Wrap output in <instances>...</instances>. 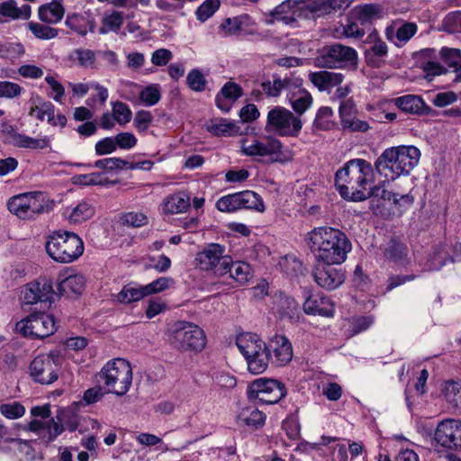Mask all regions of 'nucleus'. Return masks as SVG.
Listing matches in <instances>:
<instances>
[{
  "label": "nucleus",
  "instance_id": "1",
  "mask_svg": "<svg viewBox=\"0 0 461 461\" xmlns=\"http://www.w3.org/2000/svg\"><path fill=\"white\" fill-rule=\"evenodd\" d=\"M306 240L315 261L342 264L352 249L348 236L332 227L314 228L308 232Z\"/></svg>",
  "mask_w": 461,
  "mask_h": 461
},
{
  "label": "nucleus",
  "instance_id": "2",
  "mask_svg": "<svg viewBox=\"0 0 461 461\" xmlns=\"http://www.w3.org/2000/svg\"><path fill=\"white\" fill-rule=\"evenodd\" d=\"M373 182L374 167L363 158L348 161L335 175V185L340 195L354 202L368 198V186Z\"/></svg>",
  "mask_w": 461,
  "mask_h": 461
},
{
  "label": "nucleus",
  "instance_id": "3",
  "mask_svg": "<svg viewBox=\"0 0 461 461\" xmlns=\"http://www.w3.org/2000/svg\"><path fill=\"white\" fill-rule=\"evenodd\" d=\"M420 151L415 146L385 149L375 162V171L387 179L408 175L418 165Z\"/></svg>",
  "mask_w": 461,
  "mask_h": 461
},
{
  "label": "nucleus",
  "instance_id": "4",
  "mask_svg": "<svg viewBox=\"0 0 461 461\" xmlns=\"http://www.w3.org/2000/svg\"><path fill=\"white\" fill-rule=\"evenodd\" d=\"M96 377L98 382L103 384L106 393L123 396L132 384V367L124 358H113L102 367Z\"/></svg>",
  "mask_w": 461,
  "mask_h": 461
},
{
  "label": "nucleus",
  "instance_id": "5",
  "mask_svg": "<svg viewBox=\"0 0 461 461\" xmlns=\"http://www.w3.org/2000/svg\"><path fill=\"white\" fill-rule=\"evenodd\" d=\"M168 343L176 350L200 352L206 345V336L198 325L177 321L167 332Z\"/></svg>",
  "mask_w": 461,
  "mask_h": 461
},
{
  "label": "nucleus",
  "instance_id": "6",
  "mask_svg": "<svg viewBox=\"0 0 461 461\" xmlns=\"http://www.w3.org/2000/svg\"><path fill=\"white\" fill-rule=\"evenodd\" d=\"M241 151L248 157H269L272 163L292 160V153L284 150L282 142L274 137L253 138L240 140Z\"/></svg>",
  "mask_w": 461,
  "mask_h": 461
},
{
  "label": "nucleus",
  "instance_id": "7",
  "mask_svg": "<svg viewBox=\"0 0 461 461\" xmlns=\"http://www.w3.org/2000/svg\"><path fill=\"white\" fill-rule=\"evenodd\" d=\"M302 127L299 116L285 107L276 106L267 113L265 130L280 137H297Z\"/></svg>",
  "mask_w": 461,
  "mask_h": 461
},
{
  "label": "nucleus",
  "instance_id": "8",
  "mask_svg": "<svg viewBox=\"0 0 461 461\" xmlns=\"http://www.w3.org/2000/svg\"><path fill=\"white\" fill-rule=\"evenodd\" d=\"M9 211L20 219H34L48 209L46 195L41 192L23 193L13 196L7 203Z\"/></svg>",
  "mask_w": 461,
  "mask_h": 461
},
{
  "label": "nucleus",
  "instance_id": "9",
  "mask_svg": "<svg viewBox=\"0 0 461 461\" xmlns=\"http://www.w3.org/2000/svg\"><path fill=\"white\" fill-rule=\"evenodd\" d=\"M287 393L286 386L276 379L258 378L252 381L247 388V397L265 404H275Z\"/></svg>",
  "mask_w": 461,
  "mask_h": 461
},
{
  "label": "nucleus",
  "instance_id": "10",
  "mask_svg": "<svg viewBox=\"0 0 461 461\" xmlns=\"http://www.w3.org/2000/svg\"><path fill=\"white\" fill-rule=\"evenodd\" d=\"M194 261L202 270L213 271L218 276H224L228 273L231 257L227 254L225 246L209 243L196 254Z\"/></svg>",
  "mask_w": 461,
  "mask_h": 461
},
{
  "label": "nucleus",
  "instance_id": "11",
  "mask_svg": "<svg viewBox=\"0 0 461 461\" xmlns=\"http://www.w3.org/2000/svg\"><path fill=\"white\" fill-rule=\"evenodd\" d=\"M357 60V52L355 49L335 43L324 47L314 62L318 68H340L348 64H356Z\"/></svg>",
  "mask_w": 461,
  "mask_h": 461
},
{
  "label": "nucleus",
  "instance_id": "12",
  "mask_svg": "<svg viewBox=\"0 0 461 461\" xmlns=\"http://www.w3.org/2000/svg\"><path fill=\"white\" fill-rule=\"evenodd\" d=\"M32 420L28 423V430L46 441H53L58 435V423L52 418L50 405L34 406L30 411Z\"/></svg>",
  "mask_w": 461,
  "mask_h": 461
},
{
  "label": "nucleus",
  "instance_id": "13",
  "mask_svg": "<svg viewBox=\"0 0 461 461\" xmlns=\"http://www.w3.org/2000/svg\"><path fill=\"white\" fill-rule=\"evenodd\" d=\"M16 330L25 337L43 339L56 330L53 315L33 313L16 323Z\"/></svg>",
  "mask_w": 461,
  "mask_h": 461
},
{
  "label": "nucleus",
  "instance_id": "14",
  "mask_svg": "<svg viewBox=\"0 0 461 461\" xmlns=\"http://www.w3.org/2000/svg\"><path fill=\"white\" fill-rule=\"evenodd\" d=\"M57 357L56 350H50L47 355L36 357L30 366V374L33 380L42 384H50L57 378Z\"/></svg>",
  "mask_w": 461,
  "mask_h": 461
},
{
  "label": "nucleus",
  "instance_id": "15",
  "mask_svg": "<svg viewBox=\"0 0 461 461\" xmlns=\"http://www.w3.org/2000/svg\"><path fill=\"white\" fill-rule=\"evenodd\" d=\"M336 263L315 261L312 267V277L315 283L323 289L331 291L339 288L345 282V272L334 267Z\"/></svg>",
  "mask_w": 461,
  "mask_h": 461
},
{
  "label": "nucleus",
  "instance_id": "16",
  "mask_svg": "<svg viewBox=\"0 0 461 461\" xmlns=\"http://www.w3.org/2000/svg\"><path fill=\"white\" fill-rule=\"evenodd\" d=\"M54 290L52 282L41 277L27 284L22 291L23 304L32 305L38 303L47 304L48 307L54 302Z\"/></svg>",
  "mask_w": 461,
  "mask_h": 461
},
{
  "label": "nucleus",
  "instance_id": "17",
  "mask_svg": "<svg viewBox=\"0 0 461 461\" xmlns=\"http://www.w3.org/2000/svg\"><path fill=\"white\" fill-rule=\"evenodd\" d=\"M433 439L438 445L449 449L461 448V420L446 419L438 423Z\"/></svg>",
  "mask_w": 461,
  "mask_h": 461
},
{
  "label": "nucleus",
  "instance_id": "18",
  "mask_svg": "<svg viewBox=\"0 0 461 461\" xmlns=\"http://www.w3.org/2000/svg\"><path fill=\"white\" fill-rule=\"evenodd\" d=\"M266 345V350L273 365L282 366L287 365L292 360V344L285 336L276 334Z\"/></svg>",
  "mask_w": 461,
  "mask_h": 461
},
{
  "label": "nucleus",
  "instance_id": "19",
  "mask_svg": "<svg viewBox=\"0 0 461 461\" xmlns=\"http://www.w3.org/2000/svg\"><path fill=\"white\" fill-rule=\"evenodd\" d=\"M62 243L59 244V263H70L77 259L84 252L82 239L72 231L59 233Z\"/></svg>",
  "mask_w": 461,
  "mask_h": 461
},
{
  "label": "nucleus",
  "instance_id": "20",
  "mask_svg": "<svg viewBox=\"0 0 461 461\" xmlns=\"http://www.w3.org/2000/svg\"><path fill=\"white\" fill-rule=\"evenodd\" d=\"M95 213V206L86 200H81L66 206L62 212V217L70 224H80L90 220Z\"/></svg>",
  "mask_w": 461,
  "mask_h": 461
},
{
  "label": "nucleus",
  "instance_id": "21",
  "mask_svg": "<svg viewBox=\"0 0 461 461\" xmlns=\"http://www.w3.org/2000/svg\"><path fill=\"white\" fill-rule=\"evenodd\" d=\"M368 198L374 197L378 198L385 203H389L394 205H399V208H402L406 205H411L413 203L412 195L407 194H399L389 190H386L384 185H377L373 187H369L367 191Z\"/></svg>",
  "mask_w": 461,
  "mask_h": 461
},
{
  "label": "nucleus",
  "instance_id": "22",
  "mask_svg": "<svg viewBox=\"0 0 461 461\" xmlns=\"http://www.w3.org/2000/svg\"><path fill=\"white\" fill-rule=\"evenodd\" d=\"M309 79L319 91L330 92L343 82L344 75L339 72L321 70L310 73Z\"/></svg>",
  "mask_w": 461,
  "mask_h": 461
},
{
  "label": "nucleus",
  "instance_id": "23",
  "mask_svg": "<svg viewBox=\"0 0 461 461\" xmlns=\"http://www.w3.org/2000/svg\"><path fill=\"white\" fill-rule=\"evenodd\" d=\"M306 314L331 317L334 314V305L331 301L323 295H311L303 303Z\"/></svg>",
  "mask_w": 461,
  "mask_h": 461
},
{
  "label": "nucleus",
  "instance_id": "24",
  "mask_svg": "<svg viewBox=\"0 0 461 461\" xmlns=\"http://www.w3.org/2000/svg\"><path fill=\"white\" fill-rule=\"evenodd\" d=\"M236 345L245 359L253 357L258 352L266 350V343L257 334L244 333L237 337Z\"/></svg>",
  "mask_w": 461,
  "mask_h": 461
},
{
  "label": "nucleus",
  "instance_id": "25",
  "mask_svg": "<svg viewBox=\"0 0 461 461\" xmlns=\"http://www.w3.org/2000/svg\"><path fill=\"white\" fill-rule=\"evenodd\" d=\"M351 19L357 20L364 28L370 27L374 22L382 17V11L377 5H360L351 11Z\"/></svg>",
  "mask_w": 461,
  "mask_h": 461
},
{
  "label": "nucleus",
  "instance_id": "26",
  "mask_svg": "<svg viewBox=\"0 0 461 461\" xmlns=\"http://www.w3.org/2000/svg\"><path fill=\"white\" fill-rule=\"evenodd\" d=\"M86 280L83 276L69 275L59 280V297L74 299L80 296L85 289Z\"/></svg>",
  "mask_w": 461,
  "mask_h": 461
},
{
  "label": "nucleus",
  "instance_id": "27",
  "mask_svg": "<svg viewBox=\"0 0 461 461\" xmlns=\"http://www.w3.org/2000/svg\"><path fill=\"white\" fill-rule=\"evenodd\" d=\"M394 104L402 112L414 114L429 113L430 108L419 95H406L393 100Z\"/></svg>",
  "mask_w": 461,
  "mask_h": 461
},
{
  "label": "nucleus",
  "instance_id": "28",
  "mask_svg": "<svg viewBox=\"0 0 461 461\" xmlns=\"http://www.w3.org/2000/svg\"><path fill=\"white\" fill-rule=\"evenodd\" d=\"M31 16V6L23 5L17 6L14 0H8L0 4V23L11 21L24 19L27 20Z\"/></svg>",
  "mask_w": 461,
  "mask_h": 461
},
{
  "label": "nucleus",
  "instance_id": "29",
  "mask_svg": "<svg viewBox=\"0 0 461 461\" xmlns=\"http://www.w3.org/2000/svg\"><path fill=\"white\" fill-rule=\"evenodd\" d=\"M242 88L236 83L227 82L221 87V92L215 97V103L218 108L223 112H229L231 104L230 101L234 102L242 96Z\"/></svg>",
  "mask_w": 461,
  "mask_h": 461
},
{
  "label": "nucleus",
  "instance_id": "30",
  "mask_svg": "<svg viewBox=\"0 0 461 461\" xmlns=\"http://www.w3.org/2000/svg\"><path fill=\"white\" fill-rule=\"evenodd\" d=\"M190 195L185 192H177L167 196L163 202V212L176 214L186 212L190 207Z\"/></svg>",
  "mask_w": 461,
  "mask_h": 461
},
{
  "label": "nucleus",
  "instance_id": "31",
  "mask_svg": "<svg viewBox=\"0 0 461 461\" xmlns=\"http://www.w3.org/2000/svg\"><path fill=\"white\" fill-rule=\"evenodd\" d=\"M297 12L296 0H285L271 11L270 14L274 21L282 22L285 24H292L296 21Z\"/></svg>",
  "mask_w": 461,
  "mask_h": 461
},
{
  "label": "nucleus",
  "instance_id": "32",
  "mask_svg": "<svg viewBox=\"0 0 461 461\" xmlns=\"http://www.w3.org/2000/svg\"><path fill=\"white\" fill-rule=\"evenodd\" d=\"M145 285H140L136 283H129L122 288L116 294V300L123 304H130L139 302L147 297Z\"/></svg>",
  "mask_w": 461,
  "mask_h": 461
},
{
  "label": "nucleus",
  "instance_id": "33",
  "mask_svg": "<svg viewBox=\"0 0 461 461\" xmlns=\"http://www.w3.org/2000/svg\"><path fill=\"white\" fill-rule=\"evenodd\" d=\"M277 312L282 318H287L291 321L298 318V303L295 300L285 294L279 293L276 297Z\"/></svg>",
  "mask_w": 461,
  "mask_h": 461
},
{
  "label": "nucleus",
  "instance_id": "34",
  "mask_svg": "<svg viewBox=\"0 0 461 461\" xmlns=\"http://www.w3.org/2000/svg\"><path fill=\"white\" fill-rule=\"evenodd\" d=\"M265 413L252 406L242 408L237 415V422L248 427H261L265 423Z\"/></svg>",
  "mask_w": 461,
  "mask_h": 461
},
{
  "label": "nucleus",
  "instance_id": "35",
  "mask_svg": "<svg viewBox=\"0 0 461 461\" xmlns=\"http://www.w3.org/2000/svg\"><path fill=\"white\" fill-rule=\"evenodd\" d=\"M384 257L400 265H408L411 262L407 246L394 239L388 243Z\"/></svg>",
  "mask_w": 461,
  "mask_h": 461
},
{
  "label": "nucleus",
  "instance_id": "36",
  "mask_svg": "<svg viewBox=\"0 0 461 461\" xmlns=\"http://www.w3.org/2000/svg\"><path fill=\"white\" fill-rule=\"evenodd\" d=\"M71 181L77 185H113L117 183L116 180L110 181L104 173L93 172L90 174L76 175L72 176Z\"/></svg>",
  "mask_w": 461,
  "mask_h": 461
},
{
  "label": "nucleus",
  "instance_id": "37",
  "mask_svg": "<svg viewBox=\"0 0 461 461\" xmlns=\"http://www.w3.org/2000/svg\"><path fill=\"white\" fill-rule=\"evenodd\" d=\"M65 23L71 31L81 36H85L88 31L94 32L95 29L94 21L86 16L76 14L68 15Z\"/></svg>",
  "mask_w": 461,
  "mask_h": 461
},
{
  "label": "nucleus",
  "instance_id": "38",
  "mask_svg": "<svg viewBox=\"0 0 461 461\" xmlns=\"http://www.w3.org/2000/svg\"><path fill=\"white\" fill-rule=\"evenodd\" d=\"M291 79L287 77L281 78L277 74L273 75V81L261 83L262 91L269 97H277L284 89L289 87Z\"/></svg>",
  "mask_w": 461,
  "mask_h": 461
},
{
  "label": "nucleus",
  "instance_id": "39",
  "mask_svg": "<svg viewBox=\"0 0 461 461\" xmlns=\"http://www.w3.org/2000/svg\"><path fill=\"white\" fill-rule=\"evenodd\" d=\"M442 60L456 72V81H461V50L444 47L440 50Z\"/></svg>",
  "mask_w": 461,
  "mask_h": 461
},
{
  "label": "nucleus",
  "instance_id": "40",
  "mask_svg": "<svg viewBox=\"0 0 461 461\" xmlns=\"http://www.w3.org/2000/svg\"><path fill=\"white\" fill-rule=\"evenodd\" d=\"M280 269L290 277H297L303 274V263L294 255H286L278 262Z\"/></svg>",
  "mask_w": 461,
  "mask_h": 461
},
{
  "label": "nucleus",
  "instance_id": "41",
  "mask_svg": "<svg viewBox=\"0 0 461 461\" xmlns=\"http://www.w3.org/2000/svg\"><path fill=\"white\" fill-rule=\"evenodd\" d=\"M209 131L216 136H236L240 134V127L226 119L212 122Z\"/></svg>",
  "mask_w": 461,
  "mask_h": 461
},
{
  "label": "nucleus",
  "instance_id": "42",
  "mask_svg": "<svg viewBox=\"0 0 461 461\" xmlns=\"http://www.w3.org/2000/svg\"><path fill=\"white\" fill-rule=\"evenodd\" d=\"M29 113L40 121L46 120L49 123L56 125L55 107L51 103L40 102L39 104L31 108Z\"/></svg>",
  "mask_w": 461,
  "mask_h": 461
},
{
  "label": "nucleus",
  "instance_id": "43",
  "mask_svg": "<svg viewBox=\"0 0 461 461\" xmlns=\"http://www.w3.org/2000/svg\"><path fill=\"white\" fill-rule=\"evenodd\" d=\"M241 209L255 210L259 212L265 211L264 202L256 192L246 190L240 192Z\"/></svg>",
  "mask_w": 461,
  "mask_h": 461
},
{
  "label": "nucleus",
  "instance_id": "44",
  "mask_svg": "<svg viewBox=\"0 0 461 461\" xmlns=\"http://www.w3.org/2000/svg\"><path fill=\"white\" fill-rule=\"evenodd\" d=\"M248 370L253 375H259L267 368L270 358L267 350L258 352L253 357L246 359Z\"/></svg>",
  "mask_w": 461,
  "mask_h": 461
},
{
  "label": "nucleus",
  "instance_id": "45",
  "mask_svg": "<svg viewBox=\"0 0 461 461\" xmlns=\"http://www.w3.org/2000/svg\"><path fill=\"white\" fill-rule=\"evenodd\" d=\"M250 271V266L243 261H238L235 263L231 261L228 267V273H230V276L240 285H244L249 281L251 276Z\"/></svg>",
  "mask_w": 461,
  "mask_h": 461
},
{
  "label": "nucleus",
  "instance_id": "46",
  "mask_svg": "<svg viewBox=\"0 0 461 461\" xmlns=\"http://www.w3.org/2000/svg\"><path fill=\"white\" fill-rule=\"evenodd\" d=\"M290 103L294 111L301 115L312 105V97L309 92L301 90L297 94H294L292 95Z\"/></svg>",
  "mask_w": 461,
  "mask_h": 461
},
{
  "label": "nucleus",
  "instance_id": "47",
  "mask_svg": "<svg viewBox=\"0 0 461 461\" xmlns=\"http://www.w3.org/2000/svg\"><path fill=\"white\" fill-rule=\"evenodd\" d=\"M249 23V16L247 14L225 19L221 28L229 34H236L244 30Z\"/></svg>",
  "mask_w": 461,
  "mask_h": 461
},
{
  "label": "nucleus",
  "instance_id": "48",
  "mask_svg": "<svg viewBox=\"0 0 461 461\" xmlns=\"http://www.w3.org/2000/svg\"><path fill=\"white\" fill-rule=\"evenodd\" d=\"M123 23L122 14L114 11L110 14H105L102 20V27L99 29L101 34H106L109 32H117Z\"/></svg>",
  "mask_w": 461,
  "mask_h": 461
},
{
  "label": "nucleus",
  "instance_id": "49",
  "mask_svg": "<svg viewBox=\"0 0 461 461\" xmlns=\"http://www.w3.org/2000/svg\"><path fill=\"white\" fill-rule=\"evenodd\" d=\"M120 223L132 228H140L148 224L147 215L142 212H127L120 216Z\"/></svg>",
  "mask_w": 461,
  "mask_h": 461
},
{
  "label": "nucleus",
  "instance_id": "50",
  "mask_svg": "<svg viewBox=\"0 0 461 461\" xmlns=\"http://www.w3.org/2000/svg\"><path fill=\"white\" fill-rule=\"evenodd\" d=\"M216 208L223 212H232L240 210V192L221 197L216 202Z\"/></svg>",
  "mask_w": 461,
  "mask_h": 461
},
{
  "label": "nucleus",
  "instance_id": "51",
  "mask_svg": "<svg viewBox=\"0 0 461 461\" xmlns=\"http://www.w3.org/2000/svg\"><path fill=\"white\" fill-rule=\"evenodd\" d=\"M332 116L333 111L331 108L328 106L321 107L313 122V128L321 131L330 130L334 125L331 120Z\"/></svg>",
  "mask_w": 461,
  "mask_h": 461
},
{
  "label": "nucleus",
  "instance_id": "52",
  "mask_svg": "<svg viewBox=\"0 0 461 461\" xmlns=\"http://www.w3.org/2000/svg\"><path fill=\"white\" fill-rule=\"evenodd\" d=\"M39 18L41 22L53 24L58 23V1L43 5L38 10Z\"/></svg>",
  "mask_w": 461,
  "mask_h": 461
},
{
  "label": "nucleus",
  "instance_id": "53",
  "mask_svg": "<svg viewBox=\"0 0 461 461\" xmlns=\"http://www.w3.org/2000/svg\"><path fill=\"white\" fill-rule=\"evenodd\" d=\"M447 401L456 408L461 407V381L448 382L445 388Z\"/></svg>",
  "mask_w": 461,
  "mask_h": 461
},
{
  "label": "nucleus",
  "instance_id": "54",
  "mask_svg": "<svg viewBox=\"0 0 461 461\" xmlns=\"http://www.w3.org/2000/svg\"><path fill=\"white\" fill-rule=\"evenodd\" d=\"M186 84L193 91L202 92L206 87L207 80L199 69L194 68L186 76Z\"/></svg>",
  "mask_w": 461,
  "mask_h": 461
},
{
  "label": "nucleus",
  "instance_id": "55",
  "mask_svg": "<svg viewBox=\"0 0 461 461\" xmlns=\"http://www.w3.org/2000/svg\"><path fill=\"white\" fill-rule=\"evenodd\" d=\"M220 7V0H205L195 11L197 20L207 21Z\"/></svg>",
  "mask_w": 461,
  "mask_h": 461
},
{
  "label": "nucleus",
  "instance_id": "56",
  "mask_svg": "<svg viewBox=\"0 0 461 461\" xmlns=\"http://www.w3.org/2000/svg\"><path fill=\"white\" fill-rule=\"evenodd\" d=\"M23 53L24 48L19 42H0V59H16Z\"/></svg>",
  "mask_w": 461,
  "mask_h": 461
},
{
  "label": "nucleus",
  "instance_id": "57",
  "mask_svg": "<svg viewBox=\"0 0 461 461\" xmlns=\"http://www.w3.org/2000/svg\"><path fill=\"white\" fill-rule=\"evenodd\" d=\"M68 59L72 61L77 60L78 65L87 68L95 63V55L91 50L77 49L69 54Z\"/></svg>",
  "mask_w": 461,
  "mask_h": 461
},
{
  "label": "nucleus",
  "instance_id": "58",
  "mask_svg": "<svg viewBox=\"0 0 461 461\" xmlns=\"http://www.w3.org/2000/svg\"><path fill=\"white\" fill-rule=\"evenodd\" d=\"M0 412L5 418L10 420L18 419L24 415L25 408L18 402L3 403L0 405Z\"/></svg>",
  "mask_w": 461,
  "mask_h": 461
},
{
  "label": "nucleus",
  "instance_id": "59",
  "mask_svg": "<svg viewBox=\"0 0 461 461\" xmlns=\"http://www.w3.org/2000/svg\"><path fill=\"white\" fill-rule=\"evenodd\" d=\"M30 31L39 39L50 40L57 35V30L48 25L31 22L28 23Z\"/></svg>",
  "mask_w": 461,
  "mask_h": 461
},
{
  "label": "nucleus",
  "instance_id": "60",
  "mask_svg": "<svg viewBox=\"0 0 461 461\" xmlns=\"http://www.w3.org/2000/svg\"><path fill=\"white\" fill-rule=\"evenodd\" d=\"M342 34L347 38H361L366 34V28L357 20L351 19V13H349L348 22L343 26Z\"/></svg>",
  "mask_w": 461,
  "mask_h": 461
},
{
  "label": "nucleus",
  "instance_id": "61",
  "mask_svg": "<svg viewBox=\"0 0 461 461\" xmlns=\"http://www.w3.org/2000/svg\"><path fill=\"white\" fill-rule=\"evenodd\" d=\"M417 31L416 23H404L397 29L395 37L401 44H405L416 34Z\"/></svg>",
  "mask_w": 461,
  "mask_h": 461
},
{
  "label": "nucleus",
  "instance_id": "62",
  "mask_svg": "<svg viewBox=\"0 0 461 461\" xmlns=\"http://www.w3.org/2000/svg\"><path fill=\"white\" fill-rule=\"evenodd\" d=\"M160 96V90L157 85L149 86L140 93V100L149 106L156 104L159 101Z\"/></svg>",
  "mask_w": 461,
  "mask_h": 461
},
{
  "label": "nucleus",
  "instance_id": "63",
  "mask_svg": "<svg viewBox=\"0 0 461 461\" xmlns=\"http://www.w3.org/2000/svg\"><path fill=\"white\" fill-rule=\"evenodd\" d=\"M113 113L119 124H125L131 121V112L128 105L122 102H115L113 105Z\"/></svg>",
  "mask_w": 461,
  "mask_h": 461
},
{
  "label": "nucleus",
  "instance_id": "64",
  "mask_svg": "<svg viewBox=\"0 0 461 461\" xmlns=\"http://www.w3.org/2000/svg\"><path fill=\"white\" fill-rule=\"evenodd\" d=\"M214 384L221 389L230 390L237 385V380L234 375L224 372H217L212 375Z\"/></svg>",
  "mask_w": 461,
  "mask_h": 461
}]
</instances>
